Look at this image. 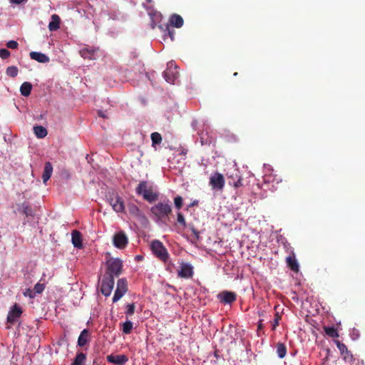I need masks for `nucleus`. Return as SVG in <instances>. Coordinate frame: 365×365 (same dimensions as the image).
Returning <instances> with one entry per match:
<instances>
[{
    "label": "nucleus",
    "mask_w": 365,
    "mask_h": 365,
    "mask_svg": "<svg viewBox=\"0 0 365 365\" xmlns=\"http://www.w3.org/2000/svg\"><path fill=\"white\" fill-rule=\"evenodd\" d=\"M150 211L159 220L165 221L172 213L170 200H165L158 202L151 207Z\"/></svg>",
    "instance_id": "f257e3e1"
},
{
    "label": "nucleus",
    "mask_w": 365,
    "mask_h": 365,
    "mask_svg": "<svg viewBox=\"0 0 365 365\" xmlns=\"http://www.w3.org/2000/svg\"><path fill=\"white\" fill-rule=\"evenodd\" d=\"M122 267L123 263L120 259L110 258L106 262V270L104 274L113 278L118 277L122 272Z\"/></svg>",
    "instance_id": "f03ea898"
},
{
    "label": "nucleus",
    "mask_w": 365,
    "mask_h": 365,
    "mask_svg": "<svg viewBox=\"0 0 365 365\" xmlns=\"http://www.w3.org/2000/svg\"><path fill=\"white\" fill-rule=\"evenodd\" d=\"M150 248L153 253L161 261L165 262L168 259L169 254L160 241L158 240H153L151 243Z\"/></svg>",
    "instance_id": "7ed1b4c3"
},
{
    "label": "nucleus",
    "mask_w": 365,
    "mask_h": 365,
    "mask_svg": "<svg viewBox=\"0 0 365 365\" xmlns=\"http://www.w3.org/2000/svg\"><path fill=\"white\" fill-rule=\"evenodd\" d=\"M178 76V71L176 65L173 61H170L168 63L167 69L163 72L165 80L169 83H174Z\"/></svg>",
    "instance_id": "20e7f679"
},
{
    "label": "nucleus",
    "mask_w": 365,
    "mask_h": 365,
    "mask_svg": "<svg viewBox=\"0 0 365 365\" xmlns=\"http://www.w3.org/2000/svg\"><path fill=\"white\" fill-rule=\"evenodd\" d=\"M114 287V278L104 274L101 281V293L108 297L110 294Z\"/></svg>",
    "instance_id": "39448f33"
},
{
    "label": "nucleus",
    "mask_w": 365,
    "mask_h": 365,
    "mask_svg": "<svg viewBox=\"0 0 365 365\" xmlns=\"http://www.w3.org/2000/svg\"><path fill=\"white\" fill-rule=\"evenodd\" d=\"M210 185L214 190H222L225 186L224 176L218 172L214 173L210 178Z\"/></svg>",
    "instance_id": "423d86ee"
},
{
    "label": "nucleus",
    "mask_w": 365,
    "mask_h": 365,
    "mask_svg": "<svg viewBox=\"0 0 365 365\" xmlns=\"http://www.w3.org/2000/svg\"><path fill=\"white\" fill-rule=\"evenodd\" d=\"M108 201L114 211L116 212H123L125 210V205L123 199L117 194H112L108 196Z\"/></svg>",
    "instance_id": "0eeeda50"
},
{
    "label": "nucleus",
    "mask_w": 365,
    "mask_h": 365,
    "mask_svg": "<svg viewBox=\"0 0 365 365\" xmlns=\"http://www.w3.org/2000/svg\"><path fill=\"white\" fill-rule=\"evenodd\" d=\"M128 291L127 280L122 278L117 282V288L113 297V302H118Z\"/></svg>",
    "instance_id": "6e6552de"
},
{
    "label": "nucleus",
    "mask_w": 365,
    "mask_h": 365,
    "mask_svg": "<svg viewBox=\"0 0 365 365\" xmlns=\"http://www.w3.org/2000/svg\"><path fill=\"white\" fill-rule=\"evenodd\" d=\"M194 274V268L191 264L187 262H181L180 269L178 271V276L180 278L189 279L192 278Z\"/></svg>",
    "instance_id": "1a4fd4ad"
},
{
    "label": "nucleus",
    "mask_w": 365,
    "mask_h": 365,
    "mask_svg": "<svg viewBox=\"0 0 365 365\" xmlns=\"http://www.w3.org/2000/svg\"><path fill=\"white\" fill-rule=\"evenodd\" d=\"M16 209L18 212L25 215V217L28 218V220L29 218H33L34 217V212L29 202H24L22 203H19L16 205Z\"/></svg>",
    "instance_id": "9d476101"
},
{
    "label": "nucleus",
    "mask_w": 365,
    "mask_h": 365,
    "mask_svg": "<svg viewBox=\"0 0 365 365\" xmlns=\"http://www.w3.org/2000/svg\"><path fill=\"white\" fill-rule=\"evenodd\" d=\"M23 311L20 306L15 304L9 312L7 322L10 324H14L21 316Z\"/></svg>",
    "instance_id": "9b49d317"
},
{
    "label": "nucleus",
    "mask_w": 365,
    "mask_h": 365,
    "mask_svg": "<svg viewBox=\"0 0 365 365\" xmlns=\"http://www.w3.org/2000/svg\"><path fill=\"white\" fill-rule=\"evenodd\" d=\"M113 240L114 245L119 249L124 248L128 243V237L123 231L115 233Z\"/></svg>",
    "instance_id": "f8f14e48"
},
{
    "label": "nucleus",
    "mask_w": 365,
    "mask_h": 365,
    "mask_svg": "<svg viewBox=\"0 0 365 365\" xmlns=\"http://www.w3.org/2000/svg\"><path fill=\"white\" fill-rule=\"evenodd\" d=\"M217 297L220 301L225 304L232 303L237 298V295L235 292L229 291L222 292Z\"/></svg>",
    "instance_id": "ddd939ff"
},
{
    "label": "nucleus",
    "mask_w": 365,
    "mask_h": 365,
    "mask_svg": "<svg viewBox=\"0 0 365 365\" xmlns=\"http://www.w3.org/2000/svg\"><path fill=\"white\" fill-rule=\"evenodd\" d=\"M229 184L235 188H238L243 186L242 178L239 175V171L235 170V172L229 175Z\"/></svg>",
    "instance_id": "4468645a"
},
{
    "label": "nucleus",
    "mask_w": 365,
    "mask_h": 365,
    "mask_svg": "<svg viewBox=\"0 0 365 365\" xmlns=\"http://www.w3.org/2000/svg\"><path fill=\"white\" fill-rule=\"evenodd\" d=\"M334 343L345 360L351 361L353 359V355L344 343L339 340H334Z\"/></svg>",
    "instance_id": "2eb2a0df"
},
{
    "label": "nucleus",
    "mask_w": 365,
    "mask_h": 365,
    "mask_svg": "<svg viewBox=\"0 0 365 365\" xmlns=\"http://www.w3.org/2000/svg\"><path fill=\"white\" fill-rule=\"evenodd\" d=\"M107 361L114 364L123 365L128 361V358L123 354L116 356L110 354L107 356Z\"/></svg>",
    "instance_id": "dca6fc26"
},
{
    "label": "nucleus",
    "mask_w": 365,
    "mask_h": 365,
    "mask_svg": "<svg viewBox=\"0 0 365 365\" xmlns=\"http://www.w3.org/2000/svg\"><path fill=\"white\" fill-rule=\"evenodd\" d=\"M91 340V334L88 329H83L78 339L77 344L80 347L84 346L87 343H88Z\"/></svg>",
    "instance_id": "f3484780"
},
{
    "label": "nucleus",
    "mask_w": 365,
    "mask_h": 365,
    "mask_svg": "<svg viewBox=\"0 0 365 365\" xmlns=\"http://www.w3.org/2000/svg\"><path fill=\"white\" fill-rule=\"evenodd\" d=\"M29 56L31 59L35 60L39 63H48L50 61L48 56L41 52L31 51L29 53Z\"/></svg>",
    "instance_id": "a211bd4d"
},
{
    "label": "nucleus",
    "mask_w": 365,
    "mask_h": 365,
    "mask_svg": "<svg viewBox=\"0 0 365 365\" xmlns=\"http://www.w3.org/2000/svg\"><path fill=\"white\" fill-rule=\"evenodd\" d=\"M169 22L173 26L176 28H181L184 24L182 16L177 14H173L170 16Z\"/></svg>",
    "instance_id": "6ab92c4d"
},
{
    "label": "nucleus",
    "mask_w": 365,
    "mask_h": 365,
    "mask_svg": "<svg viewBox=\"0 0 365 365\" xmlns=\"http://www.w3.org/2000/svg\"><path fill=\"white\" fill-rule=\"evenodd\" d=\"M71 236L73 246L77 248H81L83 247L81 233L75 230L72 232Z\"/></svg>",
    "instance_id": "aec40b11"
},
{
    "label": "nucleus",
    "mask_w": 365,
    "mask_h": 365,
    "mask_svg": "<svg viewBox=\"0 0 365 365\" xmlns=\"http://www.w3.org/2000/svg\"><path fill=\"white\" fill-rule=\"evenodd\" d=\"M53 173V166L50 162L45 163L43 173L42 175L43 182L46 183L51 178Z\"/></svg>",
    "instance_id": "412c9836"
},
{
    "label": "nucleus",
    "mask_w": 365,
    "mask_h": 365,
    "mask_svg": "<svg viewBox=\"0 0 365 365\" xmlns=\"http://www.w3.org/2000/svg\"><path fill=\"white\" fill-rule=\"evenodd\" d=\"M61 19L57 14H53L51 16V21L48 24V29L51 31H55L60 27Z\"/></svg>",
    "instance_id": "4be33fe9"
},
{
    "label": "nucleus",
    "mask_w": 365,
    "mask_h": 365,
    "mask_svg": "<svg viewBox=\"0 0 365 365\" xmlns=\"http://www.w3.org/2000/svg\"><path fill=\"white\" fill-rule=\"evenodd\" d=\"M288 267L294 272H299V264L294 255H290L286 259Z\"/></svg>",
    "instance_id": "5701e85b"
},
{
    "label": "nucleus",
    "mask_w": 365,
    "mask_h": 365,
    "mask_svg": "<svg viewBox=\"0 0 365 365\" xmlns=\"http://www.w3.org/2000/svg\"><path fill=\"white\" fill-rule=\"evenodd\" d=\"M32 84L30 82H24L20 87V92L23 96L27 97L31 94Z\"/></svg>",
    "instance_id": "b1692460"
},
{
    "label": "nucleus",
    "mask_w": 365,
    "mask_h": 365,
    "mask_svg": "<svg viewBox=\"0 0 365 365\" xmlns=\"http://www.w3.org/2000/svg\"><path fill=\"white\" fill-rule=\"evenodd\" d=\"M95 53H96L95 49H91V48H82L80 51V54H81V57H83L85 59L86 58H88V59L95 58Z\"/></svg>",
    "instance_id": "393cba45"
},
{
    "label": "nucleus",
    "mask_w": 365,
    "mask_h": 365,
    "mask_svg": "<svg viewBox=\"0 0 365 365\" xmlns=\"http://www.w3.org/2000/svg\"><path fill=\"white\" fill-rule=\"evenodd\" d=\"M86 354L83 352L77 353L71 365H85Z\"/></svg>",
    "instance_id": "a878e982"
},
{
    "label": "nucleus",
    "mask_w": 365,
    "mask_h": 365,
    "mask_svg": "<svg viewBox=\"0 0 365 365\" xmlns=\"http://www.w3.org/2000/svg\"><path fill=\"white\" fill-rule=\"evenodd\" d=\"M34 133L38 138H43L47 135V130L41 125L34 127Z\"/></svg>",
    "instance_id": "bb28decb"
},
{
    "label": "nucleus",
    "mask_w": 365,
    "mask_h": 365,
    "mask_svg": "<svg viewBox=\"0 0 365 365\" xmlns=\"http://www.w3.org/2000/svg\"><path fill=\"white\" fill-rule=\"evenodd\" d=\"M143 198L149 202H153L158 199V195L153 192L152 189L149 188L145 190L143 195Z\"/></svg>",
    "instance_id": "cd10ccee"
},
{
    "label": "nucleus",
    "mask_w": 365,
    "mask_h": 365,
    "mask_svg": "<svg viewBox=\"0 0 365 365\" xmlns=\"http://www.w3.org/2000/svg\"><path fill=\"white\" fill-rule=\"evenodd\" d=\"M276 349L277 356L280 359H283L285 357L287 354V346L284 343L278 342L276 344Z\"/></svg>",
    "instance_id": "c85d7f7f"
},
{
    "label": "nucleus",
    "mask_w": 365,
    "mask_h": 365,
    "mask_svg": "<svg viewBox=\"0 0 365 365\" xmlns=\"http://www.w3.org/2000/svg\"><path fill=\"white\" fill-rule=\"evenodd\" d=\"M324 333L331 338H338L339 336L338 331L334 327H324Z\"/></svg>",
    "instance_id": "c756f323"
},
{
    "label": "nucleus",
    "mask_w": 365,
    "mask_h": 365,
    "mask_svg": "<svg viewBox=\"0 0 365 365\" xmlns=\"http://www.w3.org/2000/svg\"><path fill=\"white\" fill-rule=\"evenodd\" d=\"M152 145H159L162 142V136L158 132H154L151 134Z\"/></svg>",
    "instance_id": "7c9ffc66"
},
{
    "label": "nucleus",
    "mask_w": 365,
    "mask_h": 365,
    "mask_svg": "<svg viewBox=\"0 0 365 365\" xmlns=\"http://www.w3.org/2000/svg\"><path fill=\"white\" fill-rule=\"evenodd\" d=\"M147 182L145 181H141L136 187V192L138 195H143L145 190H148Z\"/></svg>",
    "instance_id": "2f4dec72"
},
{
    "label": "nucleus",
    "mask_w": 365,
    "mask_h": 365,
    "mask_svg": "<svg viewBox=\"0 0 365 365\" xmlns=\"http://www.w3.org/2000/svg\"><path fill=\"white\" fill-rule=\"evenodd\" d=\"M122 331L125 334H129L131 333L133 329V323L130 321H126L123 324Z\"/></svg>",
    "instance_id": "473e14b6"
},
{
    "label": "nucleus",
    "mask_w": 365,
    "mask_h": 365,
    "mask_svg": "<svg viewBox=\"0 0 365 365\" xmlns=\"http://www.w3.org/2000/svg\"><path fill=\"white\" fill-rule=\"evenodd\" d=\"M18 68L14 66H9L6 70V75L12 78L16 77L18 75Z\"/></svg>",
    "instance_id": "72a5a7b5"
},
{
    "label": "nucleus",
    "mask_w": 365,
    "mask_h": 365,
    "mask_svg": "<svg viewBox=\"0 0 365 365\" xmlns=\"http://www.w3.org/2000/svg\"><path fill=\"white\" fill-rule=\"evenodd\" d=\"M128 209L130 212L133 216H138L140 215V210L137 205L133 203L128 204Z\"/></svg>",
    "instance_id": "f704fd0d"
},
{
    "label": "nucleus",
    "mask_w": 365,
    "mask_h": 365,
    "mask_svg": "<svg viewBox=\"0 0 365 365\" xmlns=\"http://www.w3.org/2000/svg\"><path fill=\"white\" fill-rule=\"evenodd\" d=\"M41 280H40L38 283H36L34 286V290L36 294H41L44 289H45V284L41 282Z\"/></svg>",
    "instance_id": "c9c22d12"
},
{
    "label": "nucleus",
    "mask_w": 365,
    "mask_h": 365,
    "mask_svg": "<svg viewBox=\"0 0 365 365\" xmlns=\"http://www.w3.org/2000/svg\"><path fill=\"white\" fill-rule=\"evenodd\" d=\"M177 221L183 227H185L187 226V223H186L185 217L181 212H178Z\"/></svg>",
    "instance_id": "e433bc0d"
},
{
    "label": "nucleus",
    "mask_w": 365,
    "mask_h": 365,
    "mask_svg": "<svg viewBox=\"0 0 365 365\" xmlns=\"http://www.w3.org/2000/svg\"><path fill=\"white\" fill-rule=\"evenodd\" d=\"M135 304L133 303V304H129L127 305V310L125 312V314L126 316H131L134 314L135 312Z\"/></svg>",
    "instance_id": "4c0bfd02"
},
{
    "label": "nucleus",
    "mask_w": 365,
    "mask_h": 365,
    "mask_svg": "<svg viewBox=\"0 0 365 365\" xmlns=\"http://www.w3.org/2000/svg\"><path fill=\"white\" fill-rule=\"evenodd\" d=\"M175 206L177 209L180 210L182 206V198L180 196H177L174 198Z\"/></svg>",
    "instance_id": "58836bf2"
},
{
    "label": "nucleus",
    "mask_w": 365,
    "mask_h": 365,
    "mask_svg": "<svg viewBox=\"0 0 365 365\" xmlns=\"http://www.w3.org/2000/svg\"><path fill=\"white\" fill-rule=\"evenodd\" d=\"M11 53L10 51L6 48H1L0 49V57L2 59H6L10 56Z\"/></svg>",
    "instance_id": "ea45409f"
},
{
    "label": "nucleus",
    "mask_w": 365,
    "mask_h": 365,
    "mask_svg": "<svg viewBox=\"0 0 365 365\" xmlns=\"http://www.w3.org/2000/svg\"><path fill=\"white\" fill-rule=\"evenodd\" d=\"M281 319V316L279 313L275 314L274 322H272V330H275L277 327L279 325V322Z\"/></svg>",
    "instance_id": "a19ab883"
},
{
    "label": "nucleus",
    "mask_w": 365,
    "mask_h": 365,
    "mask_svg": "<svg viewBox=\"0 0 365 365\" xmlns=\"http://www.w3.org/2000/svg\"><path fill=\"white\" fill-rule=\"evenodd\" d=\"M24 295L25 297H28L31 299H33L36 297V293L34 289H26V291L24 292Z\"/></svg>",
    "instance_id": "79ce46f5"
},
{
    "label": "nucleus",
    "mask_w": 365,
    "mask_h": 365,
    "mask_svg": "<svg viewBox=\"0 0 365 365\" xmlns=\"http://www.w3.org/2000/svg\"><path fill=\"white\" fill-rule=\"evenodd\" d=\"M6 46L9 48L16 49L18 48L19 44L16 41L11 40L7 42Z\"/></svg>",
    "instance_id": "37998d69"
},
{
    "label": "nucleus",
    "mask_w": 365,
    "mask_h": 365,
    "mask_svg": "<svg viewBox=\"0 0 365 365\" xmlns=\"http://www.w3.org/2000/svg\"><path fill=\"white\" fill-rule=\"evenodd\" d=\"M191 231L196 237V239L198 240L200 237V232L193 225L191 226Z\"/></svg>",
    "instance_id": "c03bdc74"
},
{
    "label": "nucleus",
    "mask_w": 365,
    "mask_h": 365,
    "mask_svg": "<svg viewBox=\"0 0 365 365\" xmlns=\"http://www.w3.org/2000/svg\"><path fill=\"white\" fill-rule=\"evenodd\" d=\"M11 3L16 4H20L23 2H26L28 0H9Z\"/></svg>",
    "instance_id": "a18cd8bd"
},
{
    "label": "nucleus",
    "mask_w": 365,
    "mask_h": 365,
    "mask_svg": "<svg viewBox=\"0 0 365 365\" xmlns=\"http://www.w3.org/2000/svg\"><path fill=\"white\" fill-rule=\"evenodd\" d=\"M168 34H169L170 38L172 40H173L174 39L175 31H170L169 29H168Z\"/></svg>",
    "instance_id": "49530a36"
},
{
    "label": "nucleus",
    "mask_w": 365,
    "mask_h": 365,
    "mask_svg": "<svg viewBox=\"0 0 365 365\" xmlns=\"http://www.w3.org/2000/svg\"><path fill=\"white\" fill-rule=\"evenodd\" d=\"M262 329H263V323H262V320H260L258 322V330H261Z\"/></svg>",
    "instance_id": "de8ad7c7"
},
{
    "label": "nucleus",
    "mask_w": 365,
    "mask_h": 365,
    "mask_svg": "<svg viewBox=\"0 0 365 365\" xmlns=\"http://www.w3.org/2000/svg\"><path fill=\"white\" fill-rule=\"evenodd\" d=\"M198 203V202L196 200V201H194L192 205L190 206H194V205H197Z\"/></svg>",
    "instance_id": "09e8293b"
},
{
    "label": "nucleus",
    "mask_w": 365,
    "mask_h": 365,
    "mask_svg": "<svg viewBox=\"0 0 365 365\" xmlns=\"http://www.w3.org/2000/svg\"><path fill=\"white\" fill-rule=\"evenodd\" d=\"M98 114H99V115H100V116H101V117H103V118H104V117H105V115H103V113H102V112H101V111H99V112H98Z\"/></svg>",
    "instance_id": "8fccbe9b"
},
{
    "label": "nucleus",
    "mask_w": 365,
    "mask_h": 365,
    "mask_svg": "<svg viewBox=\"0 0 365 365\" xmlns=\"http://www.w3.org/2000/svg\"><path fill=\"white\" fill-rule=\"evenodd\" d=\"M148 3H151L153 0H146Z\"/></svg>",
    "instance_id": "3c124183"
},
{
    "label": "nucleus",
    "mask_w": 365,
    "mask_h": 365,
    "mask_svg": "<svg viewBox=\"0 0 365 365\" xmlns=\"http://www.w3.org/2000/svg\"><path fill=\"white\" fill-rule=\"evenodd\" d=\"M96 361H93V365H100V364H96Z\"/></svg>",
    "instance_id": "603ef678"
},
{
    "label": "nucleus",
    "mask_w": 365,
    "mask_h": 365,
    "mask_svg": "<svg viewBox=\"0 0 365 365\" xmlns=\"http://www.w3.org/2000/svg\"><path fill=\"white\" fill-rule=\"evenodd\" d=\"M237 74H238V73H237V72H235V73H234V76H237Z\"/></svg>",
    "instance_id": "864d4df0"
}]
</instances>
